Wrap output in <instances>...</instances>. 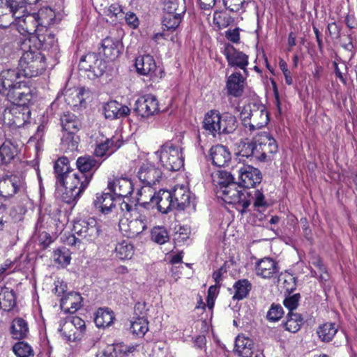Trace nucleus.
<instances>
[{
    "mask_svg": "<svg viewBox=\"0 0 357 357\" xmlns=\"http://www.w3.org/2000/svg\"><path fill=\"white\" fill-rule=\"evenodd\" d=\"M73 230L77 236L86 243L95 241L98 237L100 231V227L93 218L75 221Z\"/></svg>",
    "mask_w": 357,
    "mask_h": 357,
    "instance_id": "1a4fd4ad",
    "label": "nucleus"
},
{
    "mask_svg": "<svg viewBox=\"0 0 357 357\" xmlns=\"http://www.w3.org/2000/svg\"><path fill=\"white\" fill-rule=\"evenodd\" d=\"M243 126L253 132L266 126L269 121L266 107L257 102H250L244 105L240 112Z\"/></svg>",
    "mask_w": 357,
    "mask_h": 357,
    "instance_id": "f257e3e1",
    "label": "nucleus"
},
{
    "mask_svg": "<svg viewBox=\"0 0 357 357\" xmlns=\"http://www.w3.org/2000/svg\"><path fill=\"white\" fill-rule=\"evenodd\" d=\"M303 324V318L301 314L291 312H288L287 315V321L284 324V326L287 331L294 333L300 330Z\"/></svg>",
    "mask_w": 357,
    "mask_h": 357,
    "instance_id": "de8ad7c7",
    "label": "nucleus"
},
{
    "mask_svg": "<svg viewBox=\"0 0 357 357\" xmlns=\"http://www.w3.org/2000/svg\"><path fill=\"white\" fill-rule=\"evenodd\" d=\"M122 144L123 142L119 138L114 136L98 144L95 149L94 154L97 157L109 156L119 149Z\"/></svg>",
    "mask_w": 357,
    "mask_h": 357,
    "instance_id": "2f4dec72",
    "label": "nucleus"
},
{
    "mask_svg": "<svg viewBox=\"0 0 357 357\" xmlns=\"http://www.w3.org/2000/svg\"><path fill=\"white\" fill-rule=\"evenodd\" d=\"M22 13L20 17H15L12 14L9 15L12 19L18 20L19 26L21 27L26 33L30 36L36 35L38 32H42L43 30L38 20L36 13Z\"/></svg>",
    "mask_w": 357,
    "mask_h": 357,
    "instance_id": "412c9836",
    "label": "nucleus"
},
{
    "mask_svg": "<svg viewBox=\"0 0 357 357\" xmlns=\"http://www.w3.org/2000/svg\"><path fill=\"white\" fill-rule=\"evenodd\" d=\"M31 45L38 50L47 51L53 56H56L59 52L58 42L54 34L47 29H45L43 33L38 32L24 40V46H29L31 48Z\"/></svg>",
    "mask_w": 357,
    "mask_h": 357,
    "instance_id": "20e7f679",
    "label": "nucleus"
},
{
    "mask_svg": "<svg viewBox=\"0 0 357 357\" xmlns=\"http://www.w3.org/2000/svg\"><path fill=\"white\" fill-rule=\"evenodd\" d=\"M310 264L317 268V271H312L313 275L319 276L320 279L326 280L324 276V273H326V267L323 264L321 259L318 256H314L310 259Z\"/></svg>",
    "mask_w": 357,
    "mask_h": 357,
    "instance_id": "052dcab7",
    "label": "nucleus"
},
{
    "mask_svg": "<svg viewBox=\"0 0 357 357\" xmlns=\"http://www.w3.org/2000/svg\"><path fill=\"white\" fill-rule=\"evenodd\" d=\"M35 13L42 30L59 23L63 17L60 11H56L50 6L43 7Z\"/></svg>",
    "mask_w": 357,
    "mask_h": 357,
    "instance_id": "6ab92c4d",
    "label": "nucleus"
},
{
    "mask_svg": "<svg viewBox=\"0 0 357 357\" xmlns=\"http://www.w3.org/2000/svg\"><path fill=\"white\" fill-rule=\"evenodd\" d=\"M93 205L103 214H108L115 206L114 197L108 192L97 193Z\"/></svg>",
    "mask_w": 357,
    "mask_h": 357,
    "instance_id": "c9c22d12",
    "label": "nucleus"
},
{
    "mask_svg": "<svg viewBox=\"0 0 357 357\" xmlns=\"http://www.w3.org/2000/svg\"><path fill=\"white\" fill-rule=\"evenodd\" d=\"M255 271L257 275L264 279H271L278 276L280 267L273 259L264 257L257 261Z\"/></svg>",
    "mask_w": 357,
    "mask_h": 357,
    "instance_id": "a211bd4d",
    "label": "nucleus"
},
{
    "mask_svg": "<svg viewBox=\"0 0 357 357\" xmlns=\"http://www.w3.org/2000/svg\"><path fill=\"white\" fill-rule=\"evenodd\" d=\"M44 55H38L35 59V61L29 62L27 65L19 66L18 69H15L19 75L17 77L23 76L24 77H36L39 74H41L45 69V61Z\"/></svg>",
    "mask_w": 357,
    "mask_h": 357,
    "instance_id": "4be33fe9",
    "label": "nucleus"
},
{
    "mask_svg": "<svg viewBox=\"0 0 357 357\" xmlns=\"http://www.w3.org/2000/svg\"><path fill=\"white\" fill-rule=\"evenodd\" d=\"M338 331V326L335 323L326 322L317 329V334L321 342H331Z\"/></svg>",
    "mask_w": 357,
    "mask_h": 357,
    "instance_id": "a19ab883",
    "label": "nucleus"
},
{
    "mask_svg": "<svg viewBox=\"0 0 357 357\" xmlns=\"http://www.w3.org/2000/svg\"><path fill=\"white\" fill-rule=\"evenodd\" d=\"M253 341L245 336L238 335L235 341V352L241 357H250L253 351Z\"/></svg>",
    "mask_w": 357,
    "mask_h": 357,
    "instance_id": "58836bf2",
    "label": "nucleus"
},
{
    "mask_svg": "<svg viewBox=\"0 0 357 357\" xmlns=\"http://www.w3.org/2000/svg\"><path fill=\"white\" fill-rule=\"evenodd\" d=\"M135 65L138 73L151 77H158L157 66L152 56L146 54L137 57Z\"/></svg>",
    "mask_w": 357,
    "mask_h": 357,
    "instance_id": "a878e982",
    "label": "nucleus"
},
{
    "mask_svg": "<svg viewBox=\"0 0 357 357\" xmlns=\"http://www.w3.org/2000/svg\"><path fill=\"white\" fill-rule=\"evenodd\" d=\"M130 109L125 105H122L116 100H111L103 106V114L107 119L113 120L126 116Z\"/></svg>",
    "mask_w": 357,
    "mask_h": 357,
    "instance_id": "c85d7f7f",
    "label": "nucleus"
},
{
    "mask_svg": "<svg viewBox=\"0 0 357 357\" xmlns=\"http://www.w3.org/2000/svg\"><path fill=\"white\" fill-rule=\"evenodd\" d=\"M23 179L17 175L6 176L0 179V196L4 199L12 197L23 188Z\"/></svg>",
    "mask_w": 357,
    "mask_h": 357,
    "instance_id": "4468645a",
    "label": "nucleus"
},
{
    "mask_svg": "<svg viewBox=\"0 0 357 357\" xmlns=\"http://www.w3.org/2000/svg\"><path fill=\"white\" fill-rule=\"evenodd\" d=\"M210 156L213 164L217 167H225L231 160V153L229 149L225 146L220 144L211 148Z\"/></svg>",
    "mask_w": 357,
    "mask_h": 357,
    "instance_id": "c756f323",
    "label": "nucleus"
},
{
    "mask_svg": "<svg viewBox=\"0 0 357 357\" xmlns=\"http://www.w3.org/2000/svg\"><path fill=\"white\" fill-rule=\"evenodd\" d=\"M284 314L282 307L280 304L273 303L267 312L266 317L269 321H277Z\"/></svg>",
    "mask_w": 357,
    "mask_h": 357,
    "instance_id": "680f3d73",
    "label": "nucleus"
},
{
    "mask_svg": "<svg viewBox=\"0 0 357 357\" xmlns=\"http://www.w3.org/2000/svg\"><path fill=\"white\" fill-rule=\"evenodd\" d=\"M73 328L79 333L84 332L85 330L84 321L78 317H74L70 319H61L59 321L58 331L71 341L77 338L76 332L73 331Z\"/></svg>",
    "mask_w": 357,
    "mask_h": 357,
    "instance_id": "2eb2a0df",
    "label": "nucleus"
},
{
    "mask_svg": "<svg viewBox=\"0 0 357 357\" xmlns=\"http://www.w3.org/2000/svg\"><path fill=\"white\" fill-rule=\"evenodd\" d=\"M300 298V294H289L284 299L283 305L289 310V312H293L298 307Z\"/></svg>",
    "mask_w": 357,
    "mask_h": 357,
    "instance_id": "0e129e2a",
    "label": "nucleus"
},
{
    "mask_svg": "<svg viewBox=\"0 0 357 357\" xmlns=\"http://www.w3.org/2000/svg\"><path fill=\"white\" fill-rule=\"evenodd\" d=\"M253 145L252 140L251 142H241L238 145V155L242 157H252Z\"/></svg>",
    "mask_w": 357,
    "mask_h": 357,
    "instance_id": "69168bd1",
    "label": "nucleus"
},
{
    "mask_svg": "<svg viewBox=\"0 0 357 357\" xmlns=\"http://www.w3.org/2000/svg\"><path fill=\"white\" fill-rule=\"evenodd\" d=\"M68 178V181H66L64 184H59V185L64 188V191L61 195L62 201L71 204L77 201L87 188L90 183V177H86L82 181L79 178V176L74 178L70 177Z\"/></svg>",
    "mask_w": 357,
    "mask_h": 357,
    "instance_id": "0eeeda50",
    "label": "nucleus"
},
{
    "mask_svg": "<svg viewBox=\"0 0 357 357\" xmlns=\"http://www.w3.org/2000/svg\"><path fill=\"white\" fill-rule=\"evenodd\" d=\"M252 158H255V159L259 160V161H265V157L263 152V149L261 147V145L260 142H257V135L253 138L252 139Z\"/></svg>",
    "mask_w": 357,
    "mask_h": 357,
    "instance_id": "338daca9",
    "label": "nucleus"
},
{
    "mask_svg": "<svg viewBox=\"0 0 357 357\" xmlns=\"http://www.w3.org/2000/svg\"><path fill=\"white\" fill-rule=\"evenodd\" d=\"M162 165L169 171H178L183 166L181 149L168 142L155 152Z\"/></svg>",
    "mask_w": 357,
    "mask_h": 357,
    "instance_id": "f03ea898",
    "label": "nucleus"
},
{
    "mask_svg": "<svg viewBox=\"0 0 357 357\" xmlns=\"http://www.w3.org/2000/svg\"><path fill=\"white\" fill-rule=\"evenodd\" d=\"M76 165L78 169V172H76V173L82 174V176H79V178H80L81 181L86 177H90L91 181L93 172L98 168L100 163L92 156L84 155L77 158Z\"/></svg>",
    "mask_w": 357,
    "mask_h": 357,
    "instance_id": "5701e85b",
    "label": "nucleus"
},
{
    "mask_svg": "<svg viewBox=\"0 0 357 357\" xmlns=\"http://www.w3.org/2000/svg\"><path fill=\"white\" fill-rule=\"evenodd\" d=\"M223 3L229 10L238 12L244 9L245 6L248 3V0H223Z\"/></svg>",
    "mask_w": 357,
    "mask_h": 357,
    "instance_id": "e2e57ef3",
    "label": "nucleus"
},
{
    "mask_svg": "<svg viewBox=\"0 0 357 357\" xmlns=\"http://www.w3.org/2000/svg\"><path fill=\"white\" fill-rule=\"evenodd\" d=\"M152 204L157 206L158 210L162 213H167L174 208L172 192L168 190H159L151 197Z\"/></svg>",
    "mask_w": 357,
    "mask_h": 357,
    "instance_id": "b1692460",
    "label": "nucleus"
},
{
    "mask_svg": "<svg viewBox=\"0 0 357 357\" xmlns=\"http://www.w3.org/2000/svg\"><path fill=\"white\" fill-rule=\"evenodd\" d=\"M220 113L218 110H210L205 114L203 127L209 133L215 136L217 133L220 134Z\"/></svg>",
    "mask_w": 357,
    "mask_h": 357,
    "instance_id": "72a5a7b5",
    "label": "nucleus"
},
{
    "mask_svg": "<svg viewBox=\"0 0 357 357\" xmlns=\"http://www.w3.org/2000/svg\"><path fill=\"white\" fill-rule=\"evenodd\" d=\"M135 349L134 346H127L121 342L107 345L105 348V354L110 357H126Z\"/></svg>",
    "mask_w": 357,
    "mask_h": 357,
    "instance_id": "c03bdc74",
    "label": "nucleus"
},
{
    "mask_svg": "<svg viewBox=\"0 0 357 357\" xmlns=\"http://www.w3.org/2000/svg\"><path fill=\"white\" fill-rule=\"evenodd\" d=\"M54 170L55 177L56 179V185L64 184L68 181V178H77L79 173H76L73 169H71L69 165V160L66 157L59 158L54 163Z\"/></svg>",
    "mask_w": 357,
    "mask_h": 357,
    "instance_id": "dca6fc26",
    "label": "nucleus"
},
{
    "mask_svg": "<svg viewBox=\"0 0 357 357\" xmlns=\"http://www.w3.org/2000/svg\"><path fill=\"white\" fill-rule=\"evenodd\" d=\"M245 79L241 73L236 72L228 77L226 82V89L228 95L238 98L243 95L244 91Z\"/></svg>",
    "mask_w": 357,
    "mask_h": 357,
    "instance_id": "cd10ccee",
    "label": "nucleus"
},
{
    "mask_svg": "<svg viewBox=\"0 0 357 357\" xmlns=\"http://www.w3.org/2000/svg\"><path fill=\"white\" fill-rule=\"evenodd\" d=\"M1 307L10 310L15 306V294L13 290L7 288L0 289Z\"/></svg>",
    "mask_w": 357,
    "mask_h": 357,
    "instance_id": "8fccbe9b",
    "label": "nucleus"
},
{
    "mask_svg": "<svg viewBox=\"0 0 357 357\" xmlns=\"http://www.w3.org/2000/svg\"><path fill=\"white\" fill-rule=\"evenodd\" d=\"M212 181L214 185L219 186L222 190L225 189L231 183H234V178L236 175L234 174V171L231 172L224 170H218L213 172L211 175Z\"/></svg>",
    "mask_w": 357,
    "mask_h": 357,
    "instance_id": "ea45409f",
    "label": "nucleus"
},
{
    "mask_svg": "<svg viewBox=\"0 0 357 357\" xmlns=\"http://www.w3.org/2000/svg\"><path fill=\"white\" fill-rule=\"evenodd\" d=\"M22 49L24 50V53L20 60L19 66H27L29 62L35 61L38 55H43L37 47H34L33 45H31V48L29 46H24V43Z\"/></svg>",
    "mask_w": 357,
    "mask_h": 357,
    "instance_id": "6e6d98bb",
    "label": "nucleus"
},
{
    "mask_svg": "<svg viewBox=\"0 0 357 357\" xmlns=\"http://www.w3.org/2000/svg\"><path fill=\"white\" fill-rule=\"evenodd\" d=\"M82 297L79 293L69 292L61 299V308L68 313H74L82 307Z\"/></svg>",
    "mask_w": 357,
    "mask_h": 357,
    "instance_id": "473e14b6",
    "label": "nucleus"
},
{
    "mask_svg": "<svg viewBox=\"0 0 357 357\" xmlns=\"http://www.w3.org/2000/svg\"><path fill=\"white\" fill-rule=\"evenodd\" d=\"M235 293L234 300L240 301L245 298L252 289V284L247 279H241L236 281L233 286Z\"/></svg>",
    "mask_w": 357,
    "mask_h": 357,
    "instance_id": "09e8293b",
    "label": "nucleus"
},
{
    "mask_svg": "<svg viewBox=\"0 0 357 357\" xmlns=\"http://www.w3.org/2000/svg\"><path fill=\"white\" fill-rule=\"evenodd\" d=\"M81 70L91 72L94 76L100 77L106 69L105 63L93 52L83 56L79 63Z\"/></svg>",
    "mask_w": 357,
    "mask_h": 357,
    "instance_id": "9b49d317",
    "label": "nucleus"
},
{
    "mask_svg": "<svg viewBox=\"0 0 357 357\" xmlns=\"http://www.w3.org/2000/svg\"><path fill=\"white\" fill-rule=\"evenodd\" d=\"M151 238L155 243L162 245L169 240V233L165 227H154L151 231Z\"/></svg>",
    "mask_w": 357,
    "mask_h": 357,
    "instance_id": "4d7b16f0",
    "label": "nucleus"
},
{
    "mask_svg": "<svg viewBox=\"0 0 357 357\" xmlns=\"http://www.w3.org/2000/svg\"><path fill=\"white\" fill-rule=\"evenodd\" d=\"M241 186L238 183L234 182L227 185L225 189H222V193L225 196V202L241 206V211L243 212L250 205L251 200L250 199V194L245 188L239 189Z\"/></svg>",
    "mask_w": 357,
    "mask_h": 357,
    "instance_id": "9d476101",
    "label": "nucleus"
},
{
    "mask_svg": "<svg viewBox=\"0 0 357 357\" xmlns=\"http://www.w3.org/2000/svg\"><path fill=\"white\" fill-rule=\"evenodd\" d=\"M79 137L75 133L66 132L61 138V148L65 151L73 152L77 149Z\"/></svg>",
    "mask_w": 357,
    "mask_h": 357,
    "instance_id": "3c124183",
    "label": "nucleus"
},
{
    "mask_svg": "<svg viewBox=\"0 0 357 357\" xmlns=\"http://www.w3.org/2000/svg\"><path fill=\"white\" fill-rule=\"evenodd\" d=\"M17 154V147L10 141H6L0 146V165L8 164Z\"/></svg>",
    "mask_w": 357,
    "mask_h": 357,
    "instance_id": "79ce46f5",
    "label": "nucleus"
},
{
    "mask_svg": "<svg viewBox=\"0 0 357 357\" xmlns=\"http://www.w3.org/2000/svg\"><path fill=\"white\" fill-rule=\"evenodd\" d=\"M15 69H6L0 73V94L4 93V89L10 86L12 80L19 75Z\"/></svg>",
    "mask_w": 357,
    "mask_h": 357,
    "instance_id": "5fc2aeb1",
    "label": "nucleus"
},
{
    "mask_svg": "<svg viewBox=\"0 0 357 357\" xmlns=\"http://www.w3.org/2000/svg\"><path fill=\"white\" fill-rule=\"evenodd\" d=\"M120 208L121 211L123 213L125 218L127 217L128 215L132 216L134 215V214H135V213H139L138 211H137V208L135 207H133L132 204H130L129 203L125 201H123L120 204Z\"/></svg>",
    "mask_w": 357,
    "mask_h": 357,
    "instance_id": "774afa93",
    "label": "nucleus"
},
{
    "mask_svg": "<svg viewBox=\"0 0 357 357\" xmlns=\"http://www.w3.org/2000/svg\"><path fill=\"white\" fill-rule=\"evenodd\" d=\"M149 322L144 317H137L131 321L130 330L133 334L139 337H143L149 330Z\"/></svg>",
    "mask_w": 357,
    "mask_h": 357,
    "instance_id": "603ef678",
    "label": "nucleus"
},
{
    "mask_svg": "<svg viewBox=\"0 0 357 357\" xmlns=\"http://www.w3.org/2000/svg\"><path fill=\"white\" fill-rule=\"evenodd\" d=\"M10 332L15 340H21L26 338L29 332L26 321L22 317L15 318L11 322Z\"/></svg>",
    "mask_w": 357,
    "mask_h": 357,
    "instance_id": "e433bc0d",
    "label": "nucleus"
},
{
    "mask_svg": "<svg viewBox=\"0 0 357 357\" xmlns=\"http://www.w3.org/2000/svg\"><path fill=\"white\" fill-rule=\"evenodd\" d=\"M232 170L238 179V183L244 188H253L261 181L262 175L259 169L241 161L232 166Z\"/></svg>",
    "mask_w": 357,
    "mask_h": 357,
    "instance_id": "7ed1b4c3",
    "label": "nucleus"
},
{
    "mask_svg": "<svg viewBox=\"0 0 357 357\" xmlns=\"http://www.w3.org/2000/svg\"><path fill=\"white\" fill-rule=\"evenodd\" d=\"M18 78L12 80V84L4 89L3 93L13 105H28L33 98L32 90L21 82H16Z\"/></svg>",
    "mask_w": 357,
    "mask_h": 357,
    "instance_id": "39448f33",
    "label": "nucleus"
},
{
    "mask_svg": "<svg viewBox=\"0 0 357 357\" xmlns=\"http://www.w3.org/2000/svg\"><path fill=\"white\" fill-rule=\"evenodd\" d=\"M108 188L116 195L126 197L133 191L132 181L127 178H116L112 182H109Z\"/></svg>",
    "mask_w": 357,
    "mask_h": 357,
    "instance_id": "7c9ffc66",
    "label": "nucleus"
},
{
    "mask_svg": "<svg viewBox=\"0 0 357 357\" xmlns=\"http://www.w3.org/2000/svg\"><path fill=\"white\" fill-rule=\"evenodd\" d=\"M53 257L56 263L63 266L68 265L71 259L68 250L66 248L54 250Z\"/></svg>",
    "mask_w": 357,
    "mask_h": 357,
    "instance_id": "bf43d9fd",
    "label": "nucleus"
},
{
    "mask_svg": "<svg viewBox=\"0 0 357 357\" xmlns=\"http://www.w3.org/2000/svg\"><path fill=\"white\" fill-rule=\"evenodd\" d=\"M114 319V315L112 310L100 308L96 312L94 321L97 327L105 328L109 326Z\"/></svg>",
    "mask_w": 357,
    "mask_h": 357,
    "instance_id": "49530a36",
    "label": "nucleus"
},
{
    "mask_svg": "<svg viewBox=\"0 0 357 357\" xmlns=\"http://www.w3.org/2000/svg\"><path fill=\"white\" fill-rule=\"evenodd\" d=\"M63 130L66 132L76 133L80 127V122L77 116L72 113L64 114L61 117Z\"/></svg>",
    "mask_w": 357,
    "mask_h": 357,
    "instance_id": "a18cd8bd",
    "label": "nucleus"
},
{
    "mask_svg": "<svg viewBox=\"0 0 357 357\" xmlns=\"http://www.w3.org/2000/svg\"><path fill=\"white\" fill-rule=\"evenodd\" d=\"M138 178L142 183L147 186L155 185L162 178L161 170L154 165L143 163L137 172Z\"/></svg>",
    "mask_w": 357,
    "mask_h": 357,
    "instance_id": "f3484780",
    "label": "nucleus"
},
{
    "mask_svg": "<svg viewBox=\"0 0 357 357\" xmlns=\"http://www.w3.org/2000/svg\"><path fill=\"white\" fill-rule=\"evenodd\" d=\"M174 208L184 210L192 202L191 192L184 186H176L172 192Z\"/></svg>",
    "mask_w": 357,
    "mask_h": 357,
    "instance_id": "bb28decb",
    "label": "nucleus"
},
{
    "mask_svg": "<svg viewBox=\"0 0 357 357\" xmlns=\"http://www.w3.org/2000/svg\"><path fill=\"white\" fill-rule=\"evenodd\" d=\"M170 6L165 7L166 11L162 18V26L167 31L175 30L181 22V15L176 13V3L169 1Z\"/></svg>",
    "mask_w": 357,
    "mask_h": 357,
    "instance_id": "393cba45",
    "label": "nucleus"
},
{
    "mask_svg": "<svg viewBox=\"0 0 357 357\" xmlns=\"http://www.w3.org/2000/svg\"><path fill=\"white\" fill-rule=\"evenodd\" d=\"M123 45L121 41L112 37H106L102 40L99 54L102 53L108 61H114L121 52Z\"/></svg>",
    "mask_w": 357,
    "mask_h": 357,
    "instance_id": "aec40b11",
    "label": "nucleus"
},
{
    "mask_svg": "<svg viewBox=\"0 0 357 357\" xmlns=\"http://www.w3.org/2000/svg\"><path fill=\"white\" fill-rule=\"evenodd\" d=\"M5 123L15 127H21L29 121L31 111L28 105H13L3 109L2 114Z\"/></svg>",
    "mask_w": 357,
    "mask_h": 357,
    "instance_id": "6e6552de",
    "label": "nucleus"
},
{
    "mask_svg": "<svg viewBox=\"0 0 357 357\" xmlns=\"http://www.w3.org/2000/svg\"><path fill=\"white\" fill-rule=\"evenodd\" d=\"M13 351L17 357H33L34 356L31 346L23 341L15 344L13 347Z\"/></svg>",
    "mask_w": 357,
    "mask_h": 357,
    "instance_id": "13d9d810",
    "label": "nucleus"
},
{
    "mask_svg": "<svg viewBox=\"0 0 357 357\" xmlns=\"http://www.w3.org/2000/svg\"><path fill=\"white\" fill-rule=\"evenodd\" d=\"M220 134L232 133L236 130L238 127V121L234 115L229 112H224L220 114Z\"/></svg>",
    "mask_w": 357,
    "mask_h": 357,
    "instance_id": "37998d69",
    "label": "nucleus"
},
{
    "mask_svg": "<svg viewBox=\"0 0 357 357\" xmlns=\"http://www.w3.org/2000/svg\"><path fill=\"white\" fill-rule=\"evenodd\" d=\"M257 142H260L265 159L278 151V146L275 139L267 132H261L257 135Z\"/></svg>",
    "mask_w": 357,
    "mask_h": 357,
    "instance_id": "f704fd0d",
    "label": "nucleus"
},
{
    "mask_svg": "<svg viewBox=\"0 0 357 357\" xmlns=\"http://www.w3.org/2000/svg\"><path fill=\"white\" fill-rule=\"evenodd\" d=\"M40 0H6L5 9L15 17H20L26 11V4H36Z\"/></svg>",
    "mask_w": 357,
    "mask_h": 357,
    "instance_id": "4c0bfd02",
    "label": "nucleus"
},
{
    "mask_svg": "<svg viewBox=\"0 0 357 357\" xmlns=\"http://www.w3.org/2000/svg\"><path fill=\"white\" fill-rule=\"evenodd\" d=\"M115 253L116 256L121 260L131 259L134 253L133 245L123 241L116 245Z\"/></svg>",
    "mask_w": 357,
    "mask_h": 357,
    "instance_id": "864d4df0",
    "label": "nucleus"
},
{
    "mask_svg": "<svg viewBox=\"0 0 357 357\" xmlns=\"http://www.w3.org/2000/svg\"><path fill=\"white\" fill-rule=\"evenodd\" d=\"M223 54L225 56L229 66L238 68L243 70L244 73H247V66L249 63L247 54L236 50L229 43L225 44Z\"/></svg>",
    "mask_w": 357,
    "mask_h": 357,
    "instance_id": "ddd939ff",
    "label": "nucleus"
},
{
    "mask_svg": "<svg viewBox=\"0 0 357 357\" xmlns=\"http://www.w3.org/2000/svg\"><path fill=\"white\" fill-rule=\"evenodd\" d=\"M134 111L143 118L153 116L159 111L158 100L151 94L143 96L135 101Z\"/></svg>",
    "mask_w": 357,
    "mask_h": 357,
    "instance_id": "f8f14e48",
    "label": "nucleus"
},
{
    "mask_svg": "<svg viewBox=\"0 0 357 357\" xmlns=\"http://www.w3.org/2000/svg\"><path fill=\"white\" fill-rule=\"evenodd\" d=\"M132 216V219L126 217L119 222L121 231L128 238H135L142 233L149 223V218L144 212L139 211Z\"/></svg>",
    "mask_w": 357,
    "mask_h": 357,
    "instance_id": "423d86ee",
    "label": "nucleus"
}]
</instances>
